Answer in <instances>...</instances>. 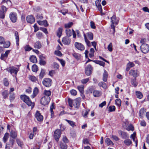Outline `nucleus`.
I'll return each mask as SVG.
<instances>
[{
  "label": "nucleus",
  "instance_id": "nucleus-1",
  "mask_svg": "<svg viewBox=\"0 0 149 149\" xmlns=\"http://www.w3.org/2000/svg\"><path fill=\"white\" fill-rule=\"evenodd\" d=\"M81 101V98L80 97H78L74 100L69 98L68 99L69 105L71 108L73 106L75 108H79V107Z\"/></svg>",
  "mask_w": 149,
  "mask_h": 149
},
{
  "label": "nucleus",
  "instance_id": "nucleus-2",
  "mask_svg": "<svg viewBox=\"0 0 149 149\" xmlns=\"http://www.w3.org/2000/svg\"><path fill=\"white\" fill-rule=\"evenodd\" d=\"M21 100L25 102L29 106H31L32 109L34 106V103L32 102L29 97L27 96L24 95L20 96Z\"/></svg>",
  "mask_w": 149,
  "mask_h": 149
},
{
  "label": "nucleus",
  "instance_id": "nucleus-3",
  "mask_svg": "<svg viewBox=\"0 0 149 149\" xmlns=\"http://www.w3.org/2000/svg\"><path fill=\"white\" fill-rule=\"evenodd\" d=\"M50 100L49 97L44 96L42 97L40 100L41 103L43 105H46L48 104Z\"/></svg>",
  "mask_w": 149,
  "mask_h": 149
},
{
  "label": "nucleus",
  "instance_id": "nucleus-4",
  "mask_svg": "<svg viewBox=\"0 0 149 149\" xmlns=\"http://www.w3.org/2000/svg\"><path fill=\"white\" fill-rule=\"evenodd\" d=\"M140 48L141 52L144 54L148 53L149 51V46L146 44H142L140 47Z\"/></svg>",
  "mask_w": 149,
  "mask_h": 149
},
{
  "label": "nucleus",
  "instance_id": "nucleus-5",
  "mask_svg": "<svg viewBox=\"0 0 149 149\" xmlns=\"http://www.w3.org/2000/svg\"><path fill=\"white\" fill-rule=\"evenodd\" d=\"M61 131L59 129H57L54 132V137L56 142H58L60 137Z\"/></svg>",
  "mask_w": 149,
  "mask_h": 149
},
{
  "label": "nucleus",
  "instance_id": "nucleus-6",
  "mask_svg": "<svg viewBox=\"0 0 149 149\" xmlns=\"http://www.w3.org/2000/svg\"><path fill=\"white\" fill-rule=\"evenodd\" d=\"M52 79L49 78H46L44 79L42 81L43 85L46 87H49L51 85Z\"/></svg>",
  "mask_w": 149,
  "mask_h": 149
},
{
  "label": "nucleus",
  "instance_id": "nucleus-7",
  "mask_svg": "<svg viewBox=\"0 0 149 149\" xmlns=\"http://www.w3.org/2000/svg\"><path fill=\"white\" fill-rule=\"evenodd\" d=\"M11 74L14 73L15 74H16L18 71V70L16 68L13 67H10L6 69Z\"/></svg>",
  "mask_w": 149,
  "mask_h": 149
},
{
  "label": "nucleus",
  "instance_id": "nucleus-8",
  "mask_svg": "<svg viewBox=\"0 0 149 149\" xmlns=\"http://www.w3.org/2000/svg\"><path fill=\"white\" fill-rule=\"evenodd\" d=\"M10 19L11 21L15 23L16 22L17 19V15L15 13H11L9 15Z\"/></svg>",
  "mask_w": 149,
  "mask_h": 149
},
{
  "label": "nucleus",
  "instance_id": "nucleus-9",
  "mask_svg": "<svg viewBox=\"0 0 149 149\" xmlns=\"http://www.w3.org/2000/svg\"><path fill=\"white\" fill-rule=\"evenodd\" d=\"M35 117L37 120L39 122L42 121L43 119V116L41 115L39 111H36V112Z\"/></svg>",
  "mask_w": 149,
  "mask_h": 149
},
{
  "label": "nucleus",
  "instance_id": "nucleus-10",
  "mask_svg": "<svg viewBox=\"0 0 149 149\" xmlns=\"http://www.w3.org/2000/svg\"><path fill=\"white\" fill-rule=\"evenodd\" d=\"M92 68L90 65H88L85 69V73L87 76L90 75L92 73Z\"/></svg>",
  "mask_w": 149,
  "mask_h": 149
},
{
  "label": "nucleus",
  "instance_id": "nucleus-11",
  "mask_svg": "<svg viewBox=\"0 0 149 149\" xmlns=\"http://www.w3.org/2000/svg\"><path fill=\"white\" fill-rule=\"evenodd\" d=\"M74 45L76 48L79 50L83 51L84 49V46L81 43L75 42L74 43Z\"/></svg>",
  "mask_w": 149,
  "mask_h": 149
},
{
  "label": "nucleus",
  "instance_id": "nucleus-12",
  "mask_svg": "<svg viewBox=\"0 0 149 149\" xmlns=\"http://www.w3.org/2000/svg\"><path fill=\"white\" fill-rule=\"evenodd\" d=\"M62 42L65 45H69L70 44L71 39L69 37L65 36L62 38Z\"/></svg>",
  "mask_w": 149,
  "mask_h": 149
},
{
  "label": "nucleus",
  "instance_id": "nucleus-13",
  "mask_svg": "<svg viewBox=\"0 0 149 149\" xmlns=\"http://www.w3.org/2000/svg\"><path fill=\"white\" fill-rule=\"evenodd\" d=\"M27 22L30 23H33L35 21L34 17L32 15H29L26 17Z\"/></svg>",
  "mask_w": 149,
  "mask_h": 149
},
{
  "label": "nucleus",
  "instance_id": "nucleus-14",
  "mask_svg": "<svg viewBox=\"0 0 149 149\" xmlns=\"http://www.w3.org/2000/svg\"><path fill=\"white\" fill-rule=\"evenodd\" d=\"M118 133L123 139H126L129 137V135L126 132H123L121 131H119L118 132Z\"/></svg>",
  "mask_w": 149,
  "mask_h": 149
},
{
  "label": "nucleus",
  "instance_id": "nucleus-15",
  "mask_svg": "<svg viewBox=\"0 0 149 149\" xmlns=\"http://www.w3.org/2000/svg\"><path fill=\"white\" fill-rule=\"evenodd\" d=\"M129 74L135 78L138 76V72L137 70H131L130 71Z\"/></svg>",
  "mask_w": 149,
  "mask_h": 149
},
{
  "label": "nucleus",
  "instance_id": "nucleus-16",
  "mask_svg": "<svg viewBox=\"0 0 149 149\" xmlns=\"http://www.w3.org/2000/svg\"><path fill=\"white\" fill-rule=\"evenodd\" d=\"M93 95L95 97H98L101 95L102 93L100 91L95 90L93 92Z\"/></svg>",
  "mask_w": 149,
  "mask_h": 149
},
{
  "label": "nucleus",
  "instance_id": "nucleus-17",
  "mask_svg": "<svg viewBox=\"0 0 149 149\" xmlns=\"http://www.w3.org/2000/svg\"><path fill=\"white\" fill-rule=\"evenodd\" d=\"M123 142L127 146H129L132 143V141L129 139H126Z\"/></svg>",
  "mask_w": 149,
  "mask_h": 149
},
{
  "label": "nucleus",
  "instance_id": "nucleus-18",
  "mask_svg": "<svg viewBox=\"0 0 149 149\" xmlns=\"http://www.w3.org/2000/svg\"><path fill=\"white\" fill-rule=\"evenodd\" d=\"M59 145L61 149H67V145L65 143H63L62 142H60Z\"/></svg>",
  "mask_w": 149,
  "mask_h": 149
},
{
  "label": "nucleus",
  "instance_id": "nucleus-19",
  "mask_svg": "<svg viewBox=\"0 0 149 149\" xmlns=\"http://www.w3.org/2000/svg\"><path fill=\"white\" fill-rule=\"evenodd\" d=\"M63 29L61 27L59 28L56 31L57 36L59 38H60L62 35Z\"/></svg>",
  "mask_w": 149,
  "mask_h": 149
},
{
  "label": "nucleus",
  "instance_id": "nucleus-20",
  "mask_svg": "<svg viewBox=\"0 0 149 149\" xmlns=\"http://www.w3.org/2000/svg\"><path fill=\"white\" fill-rule=\"evenodd\" d=\"M108 77V73L105 70H104L103 74V80L104 82H106L107 81Z\"/></svg>",
  "mask_w": 149,
  "mask_h": 149
},
{
  "label": "nucleus",
  "instance_id": "nucleus-21",
  "mask_svg": "<svg viewBox=\"0 0 149 149\" xmlns=\"http://www.w3.org/2000/svg\"><path fill=\"white\" fill-rule=\"evenodd\" d=\"M41 44L40 42L37 41L34 44V47L35 48L37 49H39L41 47Z\"/></svg>",
  "mask_w": 149,
  "mask_h": 149
},
{
  "label": "nucleus",
  "instance_id": "nucleus-22",
  "mask_svg": "<svg viewBox=\"0 0 149 149\" xmlns=\"http://www.w3.org/2000/svg\"><path fill=\"white\" fill-rule=\"evenodd\" d=\"M38 92V89L37 87H35L33 91V93L32 95H31V97L32 98H34L37 94Z\"/></svg>",
  "mask_w": 149,
  "mask_h": 149
},
{
  "label": "nucleus",
  "instance_id": "nucleus-23",
  "mask_svg": "<svg viewBox=\"0 0 149 149\" xmlns=\"http://www.w3.org/2000/svg\"><path fill=\"white\" fill-rule=\"evenodd\" d=\"M10 136L13 139H15L17 136V132L14 130H11L10 133Z\"/></svg>",
  "mask_w": 149,
  "mask_h": 149
},
{
  "label": "nucleus",
  "instance_id": "nucleus-24",
  "mask_svg": "<svg viewBox=\"0 0 149 149\" xmlns=\"http://www.w3.org/2000/svg\"><path fill=\"white\" fill-rule=\"evenodd\" d=\"M89 109H86L85 110H84L82 112V116L84 118L87 117V115L89 112Z\"/></svg>",
  "mask_w": 149,
  "mask_h": 149
},
{
  "label": "nucleus",
  "instance_id": "nucleus-25",
  "mask_svg": "<svg viewBox=\"0 0 149 149\" xmlns=\"http://www.w3.org/2000/svg\"><path fill=\"white\" fill-rule=\"evenodd\" d=\"M105 142L107 143V145H113L114 144L110 139L109 138H106L105 140Z\"/></svg>",
  "mask_w": 149,
  "mask_h": 149
},
{
  "label": "nucleus",
  "instance_id": "nucleus-26",
  "mask_svg": "<svg viewBox=\"0 0 149 149\" xmlns=\"http://www.w3.org/2000/svg\"><path fill=\"white\" fill-rule=\"evenodd\" d=\"M15 36L16 44L18 46L19 45V39L18 33L17 31H16L15 32Z\"/></svg>",
  "mask_w": 149,
  "mask_h": 149
},
{
  "label": "nucleus",
  "instance_id": "nucleus-27",
  "mask_svg": "<svg viewBox=\"0 0 149 149\" xmlns=\"http://www.w3.org/2000/svg\"><path fill=\"white\" fill-rule=\"evenodd\" d=\"M30 60L31 62L33 63H36L37 61L36 56L33 55L30 56Z\"/></svg>",
  "mask_w": 149,
  "mask_h": 149
},
{
  "label": "nucleus",
  "instance_id": "nucleus-28",
  "mask_svg": "<svg viewBox=\"0 0 149 149\" xmlns=\"http://www.w3.org/2000/svg\"><path fill=\"white\" fill-rule=\"evenodd\" d=\"M84 36L85 40V41L86 44V45L88 47H90L91 46L90 42L87 39L86 35L85 33H84Z\"/></svg>",
  "mask_w": 149,
  "mask_h": 149
},
{
  "label": "nucleus",
  "instance_id": "nucleus-29",
  "mask_svg": "<svg viewBox=\"0 0 149 149\" xmlns=\"http://www.w3.org/2000/svg\"><path fill=\"white\" fill-rule=\"evenodd\" d=\"M3 44V46L4 47L7 48L9 47L10 46V43L9 41H7L4 42Z\"/></svg>",
  "mask_w": 149,
  "mask_h": 149
},
{
  "label": "nucleus",
  "instance_id": "nucleus-30",
  "mask_svg": "<svg viewBox=\"0 0 149 149\" xmlns=\"http://www.w3.org/2000/svg\"><path fill=\"white\" fill-rule=\"evenodd\" d=\"M131 84L134 87H136L138 85V83L136 81V78L132 79H131Z\"/></svg>",
  "mask_w": 149,
  "mask_h": 149
},
{
  "label": "nucleus",
  "instance_id": "nucleus-31",
  "mask_svg": "<svg viewBox=\"0 0 149 149\" xmlns=\"http://www.w3.org/2000/svg\"><path fill=\"white\" fill-rule=\"evenodd\" d=\"M146 112V110H145L144 108H141L139 111V116L141 117L142 118L144 114Z\"/></svg>",
  "mask_w": 149,
  "mask_h": 149
},
{
  "label": "nucleus",
  "instance_id": "nucleus-32",
  "mask_svg": "<svg viewBox=\"0 0 149 149\" xmlns=\"http://www.w3.org/2000/svg\"><path fill=\"white\" fill-rule=\"evenodd\" d=\"M2 95L4 98L5 99L8 97V93L7 90L4 91L2 93Z\"/></svg>",
  "mask_w": 149,
  "mask_h": 149
},
{
  "label": "nucleus",
  "instance_id": "nucleus-33",
  "mask_svg": "<svg viewBox=\"0 0 149 149\" xmlns=\"http://www.w3.org/2000/svg\"><path fill=\"white\" fill-rule=\"evenodd\" d=\"M98 86L100 87H102L104 89H105L107 88V85L105 83L101 81L98 84Z\"/></svg>",
  "mask_w": 149,
  "mask_h": 149
},
{
  "label": "nucleus",
  "instance_id": "nucleus-34",
  "mask_svg": "<svg viewBox=\"0 0 149 149\" xmlns=\"http://www.w3.org/2000/svg\"><path fill=\"white\" fill-rule=\"evenodd\" d=\"M94 90V88L93 86L89 87L87 90V93L88 94H90L93 92Z\"/></svg>",
  "mask_w": 149,
  "mask_h": 149
},
{
  "label": "nucleus",
  "instance_id": "nucleus-35",
  "mask_svg": "<svg viewBox=\"0 0 149 149\" xmlns=\"http://www.w3.org/2000/svg\"><path fill=\"white\" fill-rule=\"evenodd\" d=\"M9 135L8 133H6L5 134L3 138V141L4 143H6L9 137Z\"/></svg>",
  "mask_w": 149,
  "mask_h": 149
},
{
  "label": "nucleus",
  "instance_id": "nucleus-36",
  "mask_svg": "<svg viewBox=\"0 0 149 149\" xmlns=\"http://www.w3.org/2000/svg\"><path fill=\"white\" fill-rule=\"evenodd\" d=\"M87 37L89 40H92L93 39V33L91 32H88L86 33Z\"/></svg>",
  "mask_w": 149,
  "mask_h": 149
},
{
  "label": "nucleus",
  "instance_id": "nucleus-37",
  "mask_svg": "<svg viewBox=\"0 0 149 149\" xmlns=\"http://www.w3.org/2000/svg\"><path fill=\"white\" fill-rule=\"evenodd\" d=\"M66 33L68 37H70L72 35V31L70 29H67L65 30Z\"/></svg>",
  "mask_w": 149,
  "mask_h": 149
},
{
  "label": "nucleus",
  "instance_id": "nucleus-38",
  "mask_svg": "<svg viewBox=\"0 0 149 149\" xmlns=\"http://www.w3.org/2000/svg\"><path fill=\"white\" fill-rule=\"evenodd\" d=\"M9 94H10L9 99L10 101L11 102L14 100L15 98V94L14 93H9Z\"/></svg>",
  "mask_w": 149,
  "mask_h": 149
},
{
  "label": "nucleus",
  "instance_id": "nucleus-39",
  "mask_svg": "<svg viewBox=\"0 0 149 149\" xmlns=\"http://www.w3.org/2000/svg\"><path fill=\"white\" fill-rule=\"evenodd\" d=\"M77 88L79 91L81 93H83L84 92V86L83 85H81L77 86Z\"/></svg>",
  "mask_w": 149,
  "mask_h": 149
},
{
  "label": "nucleus",
  "instance_id": "nucleus-40",
  "mask_svg": "<svg viewBox=\"0 0 149 149\" xmlns=\"http://www.w3.org/2000/svg\"><path fill=\"white\" fill-rule=\"evenodd\" d=\"M111 21L112 23V24H117V21L116 19V16L115 15H113L111 18Z\"/></svg>",
  "mask_w": 149,
  "mask_h": 149
},
{
  "label": "nucleus",
  "instance_id": "nucleus-41",
  "mask_svg": "<svg viewBox=\"0 0 149 149\" xmlns=\"http://www.w3.org/2000/svg\"><path fill=\"white\" fill-rule=\"evenodd\" d=\"M65 120L72 127H74L75 126V123L73 121L68 120L67 119H65Z\"/></svg>",
  "mask_w": 149,
  "mask_h": 149
},
{
  "label": "nucleus",
  "instance_id": "nucleus-42",
  "mask_svg": "<svg viewBox=\"0 0 149 149\" xmlns=\"http://www.w3.org/2000/svg\"><path fill=\"white\" fill-rule=\"evenodd\" d=\"M73 56L77 60L81 58V55L79 54L74 53L73 54Z\"/></svg>",
  "mask_w": 149,
  "mask_h": 149
},
{
  "label": "nucleus",
  "instance_id": "nucleus-43",
  "mask_svg": "<svg viewBox=\"0 0 149 149\" xmlns=\"http://www.w3.org/2000/svg\"><path fill=\"white\" fill-rule=\"evenodd\" d=\"M126 129L128 131L130 130L133 131L134 130V127L132 125H130L127 126L126 128Z\"/></svg>",
  "mask_w": 149,
  "mask_h": 149
},
{
  "label": "nucleus",
  "instance_id": "nucleus-44",
  "mask_svg": "<svg viewBox=\"0 0 149 149\" xmlns=\"http://www.w3.org/2000/svg\"><path fill=\"white\" fill-rule=\"evenodd\" d=\"M116 104L118 107L120 106L121 103V101L120 99H118L115 100Z\"/></svg>",
  "mask_w": 149,
  "mask_h": 149
},
{
  "label": "nucleus",
  "instance_id": "nucleus-45",
  "mask_svg": "<svg viewBox=\"0 0 149 149\" xmlns=\"http://www.w3.org/2000/svg\"><path fill=\"white\" fill-rule=\"evenodd\" d=\"M24 49L25 51H29L32 49L29 45H26L25 46Z\"/></svg>",
  "mask_w": 149,
  "mask_h": 149
},
{
  "label": "nucleus",
  "instance_id": "nucleus-46",
  "mask_svg": "<svg viewBox=\"0 0 149 149\" xmlns=\"http://www.w3.org/2000/svg\"><path fill=\"white\" fill-rule=\"evenodd\" d=\"M116 108L114 106H111L108 108V111L109 112L114 111H115Z\"/></svg>",
  "mask_w": 149,
  "mask_h": 149
},
{
  "label": "nucleus",
  "instance_id": "nucleus-47",
  "mask_svg": "<svg viewBox=\"0 0 149 149\" xmlns=\"http://www.w3.org/2000/svg\"><path fill=\"white\" fill-rule=\"evenodd\" d=\"M136 95L137 97L139 99H141L143 97V95L142 93L140 92H136Z\"/></svg>",
  "mask_w": 149,
  "mask_h": 149
},
{
  "label": "nucleus",
  "instance_id": "nucleus-48",
  "mask_svg": "<svg viewBox=\"0 0 149 149\" xmlns=\"http://www.w3.org/2000/svg\"><path fill=\"white\" fill-rule=\"evenodd\" d=\"M32 71L34 72H36L38 70L37 66L36 64L33 65L32 67Z\"/></svg>",
  "mask_w": 149,
  "mask_h": 149
},
{
  "label": "nucleus",
  "instance_id": "nucleus-49",
  "mask_svg": "<svg viewBox=\"0 0 149 149\" xmlns=\"http://www.w3.org/2000/svg\"><path fill=\"white\" fill-rule=\"evenodd\" d=\"M44 96H49L51 95V92L50 91H47L45 90L44 93Z\"/></svg>",
  "mask_w": 149,
  "mask_h": 149
},
{
  "label": "nucleus",
  "instance_id": "nucleus-50",
  "mask_svg": "<svg viewBox=\"0 0 149 149\" xmlns=\"http://www.w3.org/2000/svg\"><path fill=\"white\" fill-rule=\"evenodd\" d=\"M73 23L72 22H69L68 23L65 24V28H68L71 27L73 25Z\"/></svg>",
  "mask_w": 149,
  "mask_h": 149
},
{
  "label": "nucleus",
  "instance_id": "nucleus-51",
  "mask_svg": "<svg viewBox=\"0 0 149 149\" xmlns=\"http://www.w3.org/2000/svg\"><path fill=\"white\" fill-rule=\"evenodd\" d=\"M29 79L33 82H35L37 80L35 76H29Z\"/></svg>",
  "mask_w": 149,
  "mask_h": 149
},
{
  "label": "nucleus",
  "instance_id": "nucleus-52",
  "mask_svg": "<svg viewBox=\"0 0 149 149\" xmlns=\"http://www.w3.org/2000/svg\"><path fill=\"white\" fill-rule=\"evenodd\" d=\"M112 43H110L107 47V49L109 51L111 52L112 51Z\"/></svg>",
  "mask_w": 149,
  "mask_h": 149
},
{
  "label": "nucleus",
  "instance_id": "nucleus-53",
  "mask_svg": "<svg viewBox=\"0 0 149 149\" xmlns=\"http://www.w3.org/2000/svg\"><path fill=\"white\" fill-rule=\"evenodd\" d=\"M70 93H71L72 95L73 96H75L77 94V91L74 89H72L70 91Z\"/></svg>",
  "mask_w": 149,
  "mask_h": 149
},
{
  "label": "nucleus",
  "instance_id": "nucleus-54",
  "mask_svg": "<svg viewBox=\"0 0 149 149\" xmlns=\"http://www.w3.org/2000/svg\"><path fill=\"white\" fill-rule=\"evenodd\" d=\"M3 82L4 85L6 86H8L9 85V83L7 79L6 78H4L3 80Z\"/></svg>",
  "mask_w": 149,
  "mask_h": 149
},
{
  "label": "nucleus",
  "instance_id": "nucleus-55",
  "mask_svg": "<svg viewBox=\"0 0 149 149\" xmlns=\"http://www.w3.org/2000/svg\"><path fill=\"white\" fill-rule=\"evenodd\" d=\"M54 54L58 56H61L62 55V54L61 52L58 50L55 51L54 52Z\"/></svg>",
  "mask_w": 149,
  "mask_h": 149
},
{
  "label": "nucleus",
  "instance_id": "nucleus-56",
  "mask_svg": "<svg viewBox=\"0 0 149 149\" xmlns=\"http://www.w3.org/2000/svg\"><path fill=\"white\" fill-rule=\"evenodd\" d=\"M89 80V79L88 78L84 79L81 80V82L83 84H85Z\"/></svg>",
  "mask_w": 149,
  "mask_h": 149
},
{
  "label": "nucleus",
  "instance_id": "nucleus-57",
  "mask_svg": "<svg viewBox=\"0 0 149 149\" xmlns=\"http://www.w3.org/2000/svg\"><path fill=\"white\" fill-rule=\"evenodd\" d=\"M36 36L38 39H40L41 38L42 36V33L40 32H38L36 33Z\"/></svg>",
  "mask_w": 149,
  "mask_h": 149
},
{
  "label": "nucleus",
  "instance_id": "nucleus-58",
  "mask_svg": "<svg viewBox=\"0 0 149 149\" xmlns=\"http://www.w3.org/2000/svg\"><path fill=\"white\" fill-rule=\"evenodd\" d=\"M13 145L11 144L9 142L6 143L5 146V149H10V147H12Z\"/></svg>",
  "mask_w": 149,
  "mask_h": 149
},
{
  "label": "nucleus",
  "instance_id": "nucleus-59",
  "mask_svg": "<svg viewBox=\"0 0 149 149\" xmlns=\"http://www.w3.org/2000/svg\"><path fill=\"white\" fill-rule=\"evenodd\" d=\"M63 143H67L69 141L67 138L66 136H64L63 138Z\"/></svg>",
  "mask_w": 149,
  "mask_h": 149
},
{
  "label": "nucleus",
  "instance_id": "nucleus-60",
  "mask_svg": "<svg viewBox=\"0 0 149 149\" xmlns=\"http://www.w3.org/2000/svg\"><path fill=\"white\" fill-rule=\"evenodd\" d=\"M57 59L58 60L60 61V62L62 66L63 67H64V66H65V61L63 59H60L59 58Z\"/></svg>",
  "mask_w": 149,
  "mask_h": 149
},
{
  "label": "nucleus",
  "instance_id": "nucleus-61",
  "mask_svg": "<svg viewBox=\"0 0 149 149\" xmlns=\"http://www.w3.org/2000/svg\"><path fill=\"white\" fill-rule=\"evenodd\" d=\"M7 10V8H6L4 6H3L1 7V10L0 11H2V12L6 13Z\"/></svg>",
  "mask_w": 149,
  "mask_h": 149
},
{
  "label": "nucleus",
  "instance_id": "nucleus-62",
  "mask_svg": "<svg viewBox=\"0 0 149 149\" xmlns=\"http://www.w3.org/2000/svg\"><path fill=\"white\" fill-rule=\"evenodd\" d=\"M40 29L45 34H47L48 33L47 29L46 28L43 27H40Z\"/></svg>",
  "mask_w": 149,
  "mask_h": 149
},
{
  "label": "nucleus",
  "instance_id": "nucleus-63",
  "mask_svg": "<svg viewBox=\"0 0 149 149\" xmlns=\"http://www.w3.org/2000/svg\"><path fill=\"white\" fill-rule=\"evenodd\" d=\"M44 70H41V72L39 75V78L40 79H42L44 76Z\"/></svg>",
  "mask_w": 149,
  "mask_h": 149
},
{
  "label": "nucleus",
  "instance_id": "nucleus-64",
  "mask_svg": "<svg viewBox=\"0 0 149 149\" xmlns=\"http://www.w3.org/2000/svg\"><path fill=\"white\" fill-rule=\"evenodd\" d=\"M127 66H129L131 68L134 66V64L132 62H130L127 64Z\"/></svg>",
  "mask_w": 149,
  "mask_h": 149
}]
</instances>
